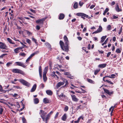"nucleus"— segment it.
I'll list each match as a JSON object with an SVG mask.
<instances>
[{
	"instance_id": "nucleus-58",
	"label": "nucleus",
	"mask_w": 123,
	"mask_h": 123,
	"mask_svg": "<svg viewBox=\"0 0 123 123\" xmlns=\"http://www.w3.org/2000/svg\"><path fill=\"white\" fill-rule=\"evenodd\" d=\"M39 72H42V68H41V66H40L39 67Z\"/></svg>"
},
{
	"instance_id": "nucleus-42",
	"label": "nucleus",
	"mask_w": 123,
	"mask_h": 123,
	"mask_svg": "<svg viewBox=\"0 0 123 123\" xmlns=\"http://www.w3.org/2000/svg\"><path fill=\"white\" fill-rule=\"evenodd\" d=\"M68 106H66L65 107H64V111H67L68 110Z\"/></svg>"
},
{
	"instance_id": "nucleus-11",
	"label": "nucleus",
	"mask_w": 123,
	"mask_h": 123,
	"mask_svg": "<svg viewBox=\"0 0 123 123\" xmlns=\"http://www.w3.org/2000/svg\"><path fill=\"white\" fill-rule=\"evenodd\" d=\"M15 63L16 64V66H20L24 68H25L26 67V66H25L22 62H16Z\"/></svg>"
},
{
	"instance_id": "nucleus-36",
	"label": "nucleus",
	"mask_w": 123,
	"mask_h": 123,
	"mask_svg": "<svg viewBox=\"0 0 123 123\" xmlns=\"http://www.w3.org/2000/svg\"><path fill=\"white\" fill-rule=\"evenodd\" d=\"M57 94L58 95V96L60 98V100L62 101H64V99H62L61 94H60V95L57 92Z\"/></svg>"
},
{
	"instance_id": "nucleus-45",
	"label": "nucleus",
	"mask_w": 123,
	"mask_h": 123,
	"mask_svg": "<svg viewBox=\"0 0 123 123\" xmlns=\"http://www.w3.org/2000/svg\"><path fill=\"white\" fill-rule=\"evenodd\" d=\"M19 55L25 57L26 56V54L24 53L23 52L22 53H20Z\"/></svg>"
},
{
	"instance_id": "nucleus-13",
	"label": "nucleus",
	"mask_w": 123,
	"mask_h": 123,
	"mask_svg": "<svg viewBox=\"0 0 123 123\" xmlns=\"http://www.w3.org/2000/svg\"><path fill=\"white\" fill-rule=\"evenodd\" d=\"M50 76L52 77H54L55 78H57V79H59V77L57 76V75L55 74V71H53L51 72V74H50Z\"/></svg>"
},
{
	"instance_id": "nucleus-7",
	"label": "nucleus",
	"mask_w": 123,
	"mask_h": 123,
	"mask_svg": "<svg viewBox=\"0 0 123 123\" xmlns=\"http://www.w3.org/2000/svg\"><path fill=\"white\" fill-rule=\"evenodd\" d=\"M46 19V18H42L41 19L37 20L36 21V22L37 24L43 25L44 21Z\"/></svg>"
},
{
	"instance_id": "nucleus-40",
	"label": "nucleus",
	"mask_w": 123,
	"mask_h": 123,
	"mask_svg": "<svg viewBox=\"0 0 123 123\" xmlns=\"http://www.w3.org/2000/svg\"><path fill=\"white\" fill-rule=\"evenodd\" d=\"M108 38H107L106 39V40L102 44V46H103L104 44H106L107 43V42L108 41Z\"/></svg>"
},
{
	"instance_id": "nucleus-48",
	"label": "nucleus",
	"mask_w": 123,
	"mask_h": 123,
	"mask_svg": "<svg viewBox=\"0 0 123 123\" xmlns=\"http://www.w3.org/2000/svg\"><path fill=\"white\" fill-rule=\"evenodd\" d=\"M53 113V112L51 111L47 114V115L49 117H50L51 115Z\"/></svg>"
},
{
	"instance_id": "nucleus-33",
	"label": "nucleus",
	"mask_w": 123,
	"mask_h": 123,
	"mask_svg": "<svg viewBox=\"0 0 123 123\" xmlns=\"http://www.w3.org/2000/svg\"><path fill=\"white\" fill-rule=\"evenodd\" d=\"M73 7L74 8V9H76L78 8V3L77 2H75L73 6Z\"/></svg>"
},
{
	"instance_id": "nucleus-9",
	"label": "nucleus",
	"mask_w": 123,
	"mask_h": 123,
	"mask_svg": "<svg viewBox=\"0 0 123 123\" xmlns=\"http://www.w3.org/2000/svg\"><path fill=\"white\" fill-rule=\"evenodd\" d=\"M104 91L105 93L108 94L109 95L111 96L112 95H113L114 93L112 91L111 92H110L109 90L104 88Z\"/></svg>"
},
{
	"instance_id": "nucleus-32",
	"label": "nucleus",
	"mask_w": 123,
	"mask_h": 123,
	"mask_svg": "<svg viewBox=\"0 0 123 123\" xmlns=\"http://www.w3.org/2000/svg\"><path fill=\"white\" fill-rule=\"evenodd\" d=\"M39 53V51H37L35 52L34 53L31 54L30 55L32 57L33 56H34L35 55L37 54L38 53Z\"/></svg>"
},
{
	"instance_id": "nucleus-16",
	"label": "nucleus",
	"mask_w": 123,
	"mask_h": 123,
	"mask_svg": "<svg viewBox=\"0 0 123 123\" xmlns=\"http://www.w3.org/2000/svg\"><path fill=\"white\" fill-rule=\"evenodd\" d=\"M71 96L73 101L76 102H77L78 101V99L76 98V96L75 95L72 94Z\"/></svg>"
},
{
	"instance_id": "nucleus-63",
	"label": "nucleus",
	"mask_w": 123,
	"mask_h": 123,
	"mask_svg": "<svg viewBox=\"0 0 123 123\" xmlns=\"http://www.w3.org/2000/svg\"><path fill=\"white\" fill-rule=\"evenodd\" d=\"M13 39L14 40L16 41L20 42V41L19 40L17 39L16 38L14 37L13 38Z\"/></svg>"
},
{
	"instance_id": "nucleus-24",
	"label": "nucleus",
	"mask_w": 123,
	"mask_h": 123,
	"mask_svg": "<svg viewBox=\"0 0 123 123\" xmlns=\"http://www.w3.org/2000/svg\"><path fill=\"white\" fill-rule=\"evenodd\" d=\"M103 80L105 82H106L108 83L109 84H110L113 85L114 84L113 83L111 82V80H105V78H104V80H103Z\"/></svg>"
},
{
	"instance_id": "nucleus-6",
	"label": "nucleus",
	"mask_w": 123,
	"mask_h": 123,
	"mask_svg": "<svg viewBox=\"0 0 123 123\" xmlns=\"http://www.w3.org/2000/svg\"><path fill=\"white\" fill-rule=\"evenodd\" d=\"M47 113L41 110H40L39 114L40 115V116L43 121H45V117L46 116Z\"/></svg>"
},
{
	"instance_id": "nucleus-20",
	"label": "nucleus",
	"mask_w": 123,
	"mask_h": 123,
	"mask_svg": "<svg viewBox=\"0 0 123 123\" xmlns=\"http://www.w3.org/2000/svg\"><path fill=\"white\" fill-rule=\"evenodd\" d=\"M65 17V15L63 13L60 14L59 19L60 20H62L64 19Z\"/></svg>"
},
{
	"instance_id": "nucleus-25",
	"label": "nucleus",
	"mask_w": 123,
	"mask_h": 123,
	"mask_svg": "<svg viewBox=\"0 0 123 123\" xmlns=\"http://www.w3.org/2000/svg\"><path fill=\"white\" fill-rule=\"evenodd\" d=\"M67 115L66 113L64 114L62 116V119L63 121H65L67 119Z\"/></svg>"
},
{
	"instance_id": "nucleus-55",
	"label": "nucleus",
	"mask_w": 123,
	"mask_h": 123,
	"mask_svg": "<svg viewBox=\"0 0 123 123\" xmlns=\"http://www.w3.org/2000/svg\"><path fill=\"white\" fill-rule=\"evenodd\" d=\"M122 27H121L120 28V29L119 31L118 32V34L120 35L122 33Z\"/></svg>"
},
{
	"instance_id": "nucleus-2",
	"label": "nucleus",
	"mask_w": 123,
	"mask_h": 123,
	"mask_svg": "<svg viewBox=\"0 0 123 123\" xmlns=\"http://www.w3.org/2000/svg\"><path fill=\"white\" fill-rule=\"evenodd\" d=\"M12 72L15 73H18L23 75L25 74V73L22 70L17 68H14L12 70Z\"/></svg>"
},
{
	"instance_id": "nucleus-34",
	"label": "nucleus",
	"mask_w": 123,
	"mask_h": 123,
	"mask_svg": "<svg viewBox=\"0 0 123 123\" xmlns=\"http://www.w3.org/2000/svg\"><path fill=\"white\" fill-rule=\"evenodd\" d=\"M102 30L103 29L101 25H99V28L97 30H98L99 32H100L102 31Z\"/></svg>"
},
{
	"instance_id": "nucleus-31",
	"label": "nucleus",
	"mask_w": 123,
	"mask_h": 123,
	"mask_svg": "<svg viewBox=\"0 0 123 123\" xmlns=\"http://www.w3.org/2000/svg\"><path fill=\"white\" fill-rule=\"evenodd\" d=\"M31 39L34 42V43L37 45H38V43L37 42V40L36 39L32 37L31 38Z\"/></svg>"
},
{
	"instance_id": "nucleus-17",
	"label": "nucleus",
	"mask_w": 123,
	"mask_h": 123,
	"mask_svg": "<svg viewBox=\"0 0 123 123\" xmlns=\"http://www.w3.org/2000/svg\"><path fill=\"white\" fill-rule=\"evenodd\" d=\"M107 65V64L105 63L99 65L98 66V67L100 68H104L106 67Z\"/></svg>"
},
{
	"instance_id": "nucleus-37",
	"label": "nucleus",
	"mask_w": 123,
	"mask_h": 123,
	"mask_svg": "<svg viewBox=\"0 0 123 123\" xmlns=\"http://www.w3.org/2000/svg\"><path fill=\"white\" fill-rule=\"evenodd\" d=\"M50 117L47 115L46 117L45 118V122H47L48 120L49 119Z\"/></svg>"
},
{
	"instance_id": "nucleus-53",
	"label": "nucleus",
	"mask_w": 123,
	"mask_h": 123,
	"mask_svg": "<svg viewBox=\"0 0 123 123\" xmlns=\"http://www.w3.org/2000/svg\"><path fill=\"white\" fill-rule=\"evenodd\" d=\"M79 5L80 7L82 6L83 4H84V3L83 2L80 1L79 3Z\"/></svg>"
},
{
	"instance_id": "nucleus-3",
	"label": "nucleus",
	"mask_w": 123,
	"mask_h": 123,
	"mask_svg": "<svg viewBox=\"0 0 123 123\" xmlns=\"http://www.w3.org/2000/svg\"><path fill=\"white\" fill-rule=\"evenodd\" d=\"M76 15L78 16H81V18H83V19H85V17L86 18H88L89 19L91 18L90 17H89L88 15L82 12L77 13Z\"/></svg>"
},
{
	"instance_id": "nucleus-8",
	"label": "nucleus",
	"mask_w": 123,
	"mask_h": 123,
	"mask_svg": "<svg viewBox=\"0 0 123 123\" xmlns=\"http://www.w3.org/2000/svg\"><path fill=\"white\" fill-rule=\"evenodd\" d=\"M0 48L3 49H6L7 46L5 43L1 42H0Z\"/></svg>"
},
{
	"instance_id": "nucleus-18",
	"label": "nucleus",
	"mask_w": 123,
	"mask_h": 123,
	"mask_svg": "<svg viewBox=\"0 0 123 123\" xmlns=\"http://www.w3.org/2000/svg\"><path fill=\"white\" fill-rule=\"evenodd\" d=\"M46 92L47 95L49 96H51L53 94V92L50 90H46Z\"/></svg>"
},
{
	"instance_id": "nucleus-52",
	"label": "nucleus",
	"mask_w": 123,
	"mask_h": 123,
	"mask_svg": "<svg viewBox=\"0 0 123 123\" xmlns=\"http://www.w3.org/2000/svg\"><path fill=\"white\" fill-rule=\"evenodd\" d=\"M111 25H108L107 27V29L108 30H111Z\"/></svg>"
},
{
	"instance_id": "nucleus-14",
	"label": "nucleus",
	"mask_w": 123,
	"mask_h": 123,
	"mask_svg": "<svg viewBox=\"0 0 123 123\" xmlns=\"http://www.w3.org/2000/svg\"><path fill=\"white\" fill-rule=\"evenodd\" d=\"M115 75L114 74H112L111 75H110L108 76L107 75L103 77V80H104V78L106 77H108L111 78H115Z\"/></svg>"
},
{
	"instance_id": "nucleus-29",
	"label": "nucleus",
	"mask_w": 123,
	"mask_h": 123,
	"mask_svg": "<svg viewBox=\"0 0 123 123\" xmlns=\"http://www.w3.org/2000/svg\"><path fill=\"white\" fill-rule=\"evenodd\" d=\"M34 103L36 104H38L39 102L38 99L37 98H36L34 99Z\"/></svg>"
},
{
	"instance_id": "nucleus-54",
	"label": "nucleus",
	"mask_w": 123,
	"mask_h": 123,
	"mask_svg": "<svg viewBox=\"0 0 123 123\" xmlns=\"http://www.w3.org/2000/svg\"><path fill=\"white\" fill-rule=\"evenodd\" d=\"M27 32V34H28V35H32V33H31L29 31H28L27 30H26V31Z\"/></svg>"
},
{
	"instance_id": "nucleus-26",
	"label": "nucleus",
	"mask_w": 123,
	"mask_h": 123,
	"mask_svg": "<svg viewBox=\"0 0 123 123\" xmlns=\"http://www.w3.org/2000/svg\"><path fill=\"white\" fill-rule=\"evenodd\" d=\"M7 41L10 44H15V43L14 42L12 41V40L9 38H7Z\"/></svg>"
},
{
	"instance_id": "nucleus-10",
	"label": "nucleus",
	"mask_w": 123,
	"mask_h": 123,
	"mask_svg": "<svg viewBox=\"0 0 123 123\" xmlns=\"http://www.w3.org/2000/svg\"><path fill=\"white\" fill-rule=\"evenodd\" d=\"M23 48V47H21L15 48L14 50V52L16 54L20 52V50L22 49Z\"/></svg>"
},
{
	"instance_id": "nucleus-47",
	"label": "nucleus",
	"mask_w": 123,
	"mask_h": 123,
	"mask_svg": "<svg viewBox=\"0 0 123 123\" xmlns=\"http://www.w3.org/2000/svg\"><path fill=\"white\" fill-rule=\"evenodd\" d=\"M59 114V113L58 112H57L54 117V118L55 119H56L58 117Z\"/></svg>"
},
{
	"instance_id": "nucleus-12",
	"label": "nucleus",
	"mask_w": 123,
	"mask_h": 123,
	"mask_svg": "<svg viewBox=\"0 0 123 123\" xmlns=\"http://www.w3.org/2000/svg\"><path fill=\"white\" fill-rule=\"evenodd\" d=\"M65 83V82L64 81L62 82H58L57 84L56 85V89H58L59 87L61 86L64 85Z\"/></svg>"
},
{
	"instance_id": "nucleus-62",
	"label": "nucleus",
	"mask_w": 123,
	"mask_h": 123,
	"mask_svg": "<svg viewBox=\"0 0 123 123\" xmlns=\"http://www.w3.org/2000/svg\"><path fill=\"white\" fill-rule=\"evenodd\" d=\"M80 88L81 89V90L82 91V93H85V92H86V91L85 90L83 89L82 88Z\"/></svg>"
},
{
	"instance_id": "nucleus-44",
	"label": "nucleus",
	"mask_w": 123,
	"mask_h": 123,
	"mask_svg": "<svg viewBox=\"0 0 123 123\" xmlns=\"http://www.w3.org/2000/svg\"><path fill=\"white\" fill-rule=\"evenodd\" d=\"M61 96L63 98H65L67 97L66 96L64 95L63 93H62L61 94Z\"/></svg>"
},
{
	"instance_id": "nucleus-28",
	"label": "nucleus",
	"mask_w": 123,
	"mask_h": 123,
	"mask_svg": "<svg viewBox=\"0 0 123 123\" xmlns=\"http://www.w3.org/2000/svg\"><path fill=\"white\" fill-rule=\"evenodd\" d=\"M87 81L89 83L92 84H94L95 82L89 78L87 79Z\"/></svg>"
},
{
	"instance_id": "nucleus-49",
	"label": "nucleus",
	"mask_w": 123,
	"mask_h": 123,
	"mask_svg": "<svg viewBox=\"0 0 123 123\" xmlns=\"http://www.w3.org/2000/svg\"><path fill=\"white\" fill-rule=\"evenodd\" d=\"M53 113V112L51 111L47 114V115L49 117H50L51 115Z\"/></svg>"
},
{
	"instance_id": "nucleus-60",
	"label": "nucleus",
	"mask_w": 123,
	"mask_h": 123,
	"mask_svg": "<svg viewBox=\"0 0 123 123\" xmlns=\"http://www.w3.org/2000/svg\"><path fill=\"white\" fill-rule=\"evenodd\" d=\"M12 96L13 97H17L18 95V94L17 93H14V94H12Z\"/></svg>"
},
{
	"instance_id": "nucleus-39",
	"label": "nucleus",
	"mask_w": 123,
	"mask_h": 123,
	"mask_svg": "<svg viewBox=\"0 0 123 123\" xmlns=\"http://www.w3.org/2000/svg\"><path fill=\"white\" fill-rule=\"evenodd\" d=\"M81 107H82L81 105H80L77 107L76 109L77 110L81 109Z\"/></svg>"
},
{
	"instance_id": "nucleus-35",
	"label": "nucleus",
	"mask_w": 123,
	"mask_h": 123,
	"mask_svg": "<svg viewBox=\"0 0 123 123\" xmlns=\"http://www.w3.org/2000/svg\"><path fill=\"white\" fill-rule=\"evenodd\" d=\"M22 120L23 123H27L26 120L24 117H22Z\"/></svg>"
},
{
	"instance_id": "nucleus-22",
	"label": "nucleus",
	"mask_w": 123,
	"mask_h": 123,
	"mask_svg": "<svg viewBox=\"0 0 123 123\" xmlns=\"http://www.w3.org/2000/svg\"><path fill=\"white\" fill-rule=\"evenodd\" d=\"M36 87L37 85L36 84H34L31 90V92H33L36 89Z\"/></svg>"
},
{
	"instance_id": "nucleus-46",
	"label": "nucleus",
	"mask_w": 123,
	"mask_h": 123,
	"mask_svg": "<svg viewBox=\"0 0 123 123\" xmlns=\"http://www.w3.org/2000/svg\"><path fill=\"white\" fill-rule=\"evenodd\" d=\"M12 62H8L6 63V65L8 67H9L11 64H12Z\"/></svg>"
},
{
	"instance_id": "nucleus-64",
	"label": "nucleus",
	"mask_w": 123,
	"mask_h": 123,
	"mask_svg": "<svg viewBox=\"0 0 123 123\" xmlns=\"http://www.w3.org/2000/svg\"><path fill=\"white\" fill-rule=\"evenodd\" d=\"M95 5H92L90 7V8L91 9H93L95 6Z\"/></svg>"
},
{
	"instance_id": "nucleus-27",
	"label": "nucleus",
	"mask_w": 123,
	"mask_h": 123,
	"mask_svg": "<svg viewBox=\"0 0 123 123\" xmlns=\"http://www.w3.org/2000/svg\"><path fill=\"white\" fill-rule=\"evenodd\" d=\"M7 29V26H5L4 27V29L3 33L4 34H5L6 36H7L8 35V33L6 31Z\"/></svg>"
},
{
	"instance_id": "nucleus-5",
	"label": "nucleus",
	"mask_w": 123,
	"mask_h": 123,
	"mask_svg": "<svg viewBox=\"0 0 123 123\" xmlns=\"http://www.w3.org/2000/svg\"><path fill=\"white\" fill-rule=\"evenodd\" d=\"M18 81L23 85L28 87L30 86V84L28 82L23 79H20L18 80Z\"/></svg>"
},
{
	"instance_id": "nucleus-51",
	"label": "nucleus",
	"mask_w": 123,
	"mask_h": 123,
	"mask_svg": "<svg viewBox=\"0 0 123 123\" xmlns=\"http://www.w3.org/2000/svg\"><path fill=\"white\" fill-rule=\"evenodd\" d=\"M116 52L118 53H120L121 52V51L119 49H117L116 50Z\"/></svg>"
},
{
	"instance_id": "nucleus-38",
	"label": "nucleus",
	"mask_w": 123,
	"mask_h": 123,
	"mask_svg": "<svg viewBox=\"0 0 123 123\" xmlns=\"http://www.w3.org/2000/svg\"><path fill=\"white\" fill-rule=\"evenodd\" d=\"M3 111V108H2L1 106H0V114L1 115L2 114Z\"/></svg>"
},
{
	"instance_id": "nucleus-21",
	"label": "nucleus",
	"mask_w": 123,
	"mask_h": 123,
	"mask_svg": "<svg viewBox=\"0 0 123 123\" xmlns=\"http://www.w3.org/2000/svg\"><path fill=\"white\" fill-rule=\"evenodd\" d=\"M63 38L64 41V43H69L68 38L66 35L64 36Z\"/></svg>"
},
{
	"instance_id": "nucleus-1",
	"label": "nucleus",
	"mask_w": 123,
	"mask_h": 123,
	"mask_svg": "<svg viewBox=\"0 0 123 123\" xmlns=\"http://www.w3.org/2000/svg\"><path fill=\"white\" fill-rule=\"evenodd\" d=\"M59 44L62 50L66 52H68L69 51V44L67 43H64L62 40H60L59 42Z\"/></svg>"
},
{
	"instance_id": "nucleus-50",
	"label": "nucleus",
	"mask_w": 123,
	"mask_h": 123,
	"mask_svg": "<svg viewBox=\"0 0 123 123\" xmlns=\"http://www.w3.org/2000/svg\"><path fill=\"white\" fill-rule=\"evenodd\" d=\"M63 79V80H64L63 81H65V80H66V81H65L66 84L64 86H65L66 85H68V81L67 80H66V79Z\"/></svg>"
},
{
	"instance_id": "nucleus-56",
	"label": "nucleus",
	"mask_w": 123,
	"mask_h": 123,
	"mask_svg": "<svg viewBox=\"0 0 123 123\" xmlns=\"http://www.w3.org/2000/svg\"><path fill=\"white\" fill-rule=\"evenodd\" d=\"M22 101H21V102L22 103V104L23 105V107L22 108H21L20 109V110H19V111H22L24 109V105L23 104V103L22 102Z\"/></svg>"
},
{
	"instance_id": "nucleus-41",
	"label": "nucleus",
	"mask_w": 123,
	"mask_h": 123,
	"mask_svg": "<svg viewBox=\"0 0 123 123\" xmlns=\"http://www.w3.org/2000/svg\"><path fill=\"white\" fill-rule=\"evenodd\" d=\"M100 71V69H97L94 71V74L95 75H96Z\"/></svg>"
},
{
	"instance_id": "nucleus-57",
	"label": "nucleus",
	"mask_w": 123,
	"mask_h": 123,
	"mask_svg": "<svg viewBox=\"0 0 123 123\" xmlns=\"http://www.w3.org/2000/svg\"><path fill=\"white\" fill-rule=\"evenodd\" d=\"M101 97L102 98H104V99H105L107 98V97H106V96H105V95H101Z\"/></svg>"
},
{
	"instance_id": "nucleus-19",
	"label": "nucleus",
	"mask_w": 123,
	"mask_h": 123,
	"mask_svg": "<svg viewBox=\"0 0 123 123\" xmlns=\"http://www.w3.org/2000/svg\"><path fill=\"white\" fill-rule=\"evenodd\" d=\"M115 8L116 11L117 12L122 11V10L121 9H120L118 4H116Z\"/></svg>"
},
{
	"instance_id": "nucleus-61",
	"label": "nucleus",
	"mask_w": 123,
	"mask_h": 123,
	"mask_svg": "<svg viewBox=\"0 0 123 123\" xmlns=\"http://www.w3.org/2000/svg\"><path fill=\"white\" fill-rule=\"evenodd\" d=\"M111 54V52H108L107 54V57H109V55H110Z\"/></svg>"
},
{
	"instance_id": "nucleus-30",
	"label": "nucleus",
	"mask_w": 123,
	"mask_h": 123,
	"mask_svg": "<svg viewBox=\"0 0 123 123\" xmlns=\"http://www.w3.org/2000/svg\"><path fill=\"white\" fill-rule=\"evenodd\" d=\"M107 37L106 36H103L102 37L101 39V43H102L104 41L105 39V38H106Z\"/></svg>"
},
{
	"instance_id": "nucleus-23",
	"label": "nucleus",
	"mask_w": 123,
	"mask_h": 123,
	"mask_svg": "<svg viewBox=\"0 0 123 123\" xmlns=\"http://www.w3.org/2000/svg\"><path fill=\"white\" fill-rule=\"evenodd\" d=\"M43 102L45 104L48 103L50 102V100L47 98H45L43 99Z\"/></svg>"
},
{
	"instance_id": "nucleus-43",
	"label": "nucleus",
	"mask_w": 123,
	"mask_h": 123,
	"mask_svg": "<svg viewBox=\"0 0 123 123\" xmlns=\"http://www.w3.org/2000/svg\"><path fill=\"white\" fill-rule=\"evenodd\" d=\"M26 40V42L29 44H31V42L30 40L29 39H27Z\"/></svg>"
},
{
	"instance_id": "nucleus-4",
	"label": "nucleus",
	"mask_w": 123,
	"mask_h": 123,
	"mask_svg": "<svg viewBox=\"0 0 123 123\" xmlns=\"http://www.w3.org/2000/svg\"><path fill=\"white\" fill-rule=\"evenodd\" d=\"M48 67H45L44 70L43 74V79L45 82L47 80V78L46 76V74L48 70Z\"/></svg>"
},
{
	"instance_id": "nucleus-59",
	"label": "nucleus",
	"mask_w": 123,
	"mask_h": 123,
	"mask_svg": "<svg viewBox=\"0 0 123 123\" xmlns=\"http://www.w3.org/2000/svg\"><path fill=\"white\" fill-rule=\"evenodd\" d=\"M40 27L38 25H37L36 26V29L37 30H39L40 29Z\"/></svg>"
},
{
	"instance_id": "nucleus-15",
	"label": "nucleus",
	"mask_w": 123,
	"mask_h": 123,
	"mask_svg": "<svg viewBox=\"0 0 123 123\" xmlns=\"http://www.w3.org/2000/svg\"><path fill=\"white\" fill-rule=\"evenodd\" d=\"M44 44L49 49L50 51L51 50L52 48H51V46L50 44L48 42H47L45 43Z\"/></svg>"
}]
</instances>
